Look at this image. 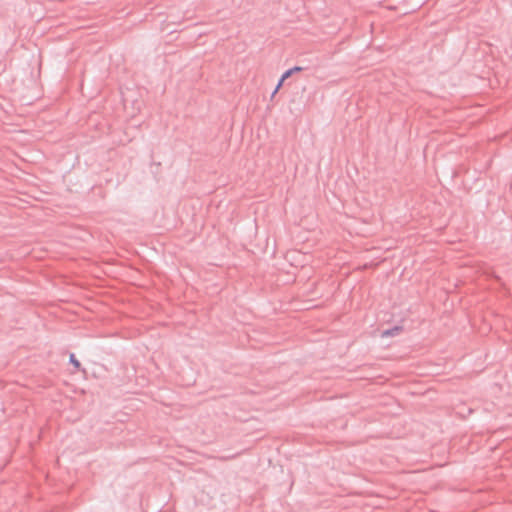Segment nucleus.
<instances>
[{"mask_svg": "<svg viewBox=\"0 0 512 512\" xmlns=\"http://www.w3.org/2000/svg\"><path fill=\"white\" fill-rule=\"evenodd\" d=\"M304 68L301 67V66H294L288 70H286L283 74H282V81H285L286 79H288L291 75H293L294 73L296 72H301L303 71Z\"/></svg>", "mask_w": 512, "mask_h": 512, "instance_id": "nucleus-1", "label": "nucleus"}, {"mask_svg": "<svg viewBox=\"0 0 512 512\" xmlns=\"http://www.w3.org/2000/svg\"><path fill=\"white\" fill-rule=\"evenodd\" d=\"M401 327L395 326L382 332L383 337L395 336L401 331Z\"/></svg>", "mask_w": 512, "mask_h": 512, "instance_id": "nucleus-2", "label": "nucleus"}, {"mask_svg": "<svg viewBox=\"0 0 512 512\" xmlns=\"http://www.w3.org/2000/svg\"><path fill=\"white\" fill-rule=\"evenodd\" d=\"M69 362L76 368V369H79L81 364L80 362L76 359L75 355L74 354H71L70 357H69Z\"/></svg>", "mask_w": 512, "mask_h": 512, "instance_id": "nucleus-3", "label": "nucleus"}, {"mask_svg": "<svg viewBox=\"0 0 512 512\" xmlns=\"http://www.w3.org/2000/svg\"><path fill=\"white\" fill-rule=\"evenodd\" d=\"M284 81H282V77L279 79L274 91L272 92V97L278 92V90L282 87Z\"/></svg>", "mask_w": 512, "mask_h": 512, "instance_id": "nucleus-4", "label": "nucleus"}]
</instances>
